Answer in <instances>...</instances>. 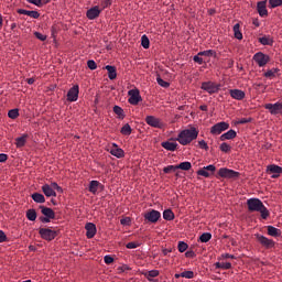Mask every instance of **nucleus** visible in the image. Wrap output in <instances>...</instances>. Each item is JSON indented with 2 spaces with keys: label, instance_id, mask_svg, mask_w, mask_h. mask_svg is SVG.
Returning <instances> with one entry per match:
<instances>
[{
  "label": "nucleus",
  "instance_id": "obj_49",
  "mask_svg": "<svg viewBox=\"0 0 282 282\" xmlns=\"http://www.w3.org/2000/svg\"><path fill=\"white\" fill-rule=\"evenodd\" d=\"M182 278L193 279V278H195V272L194 271H183Z\"/></svg>",
  "mask_w": 282,
  "mask_h": 282
},
{
  "label": "nucleus",
  "instance_id": "obj_61",
  "mask_svg": "<svg viewBox=\"0 0 282 282\" xmlns=\"http://www.w3.org/2000/svg\"><path fill=\"white\" fill-rule=\"evenodd\" d=\"M26 2H30L33 6L39 7V8L43 6L42 0H26Z\"/></svg>",
  "mask_w": 282,
  "mask_h": 282
},
{
  "label": "nucleus",
  "instance_id": "obj_33",
  "mask_svg": "<svg viewBox=\"0 0 282 282\" xmlns=\"http://www.w3.org/2000/svg\"><path fill=\"white\" fill-rule=\"evenodd\" d=\"M112 111L115 115L118 116L119 119H124V110L122 108H120L118 105H115V107L112 108Z\"/></svg>",
  "mask_w": 282,
  "mask_h": 282
},
{
  "label": "nucleus",
  "instance_id": "obj_35",
  "mask_svg": "<svg viewBox=\"0 0 282 282\" xmlns=\"http://www.w3.org/2000/svg\"><path fill=\"white\" fill-rule=\"evenodd\" d=\"M133 129L131 128V126L129 123L124 124L121 129H120V133L122 135H130L132 134Z\"/></svg>",
  "mask_w": 282,
  "mask_h": 282
},
{
  "label": "nucleus",
  "instance_id": "obj_62",
  "mask_svg": "<svg viewBox=\"0 0 282 282\" xmlns=\"http://www.w3.org/2000/svg\"><path fill=\"white\" fill-rule=\"evenodd\" d=\"M250 122H251L250 118H242L237 121V124H246V123H250Z\"/></svg>",
  "mask_w": 282,
  "mask_h": 282
},
{
  "label": "nucleus",
  "instance_id": "obj_50",
  "mask_svg": "<svg viewBox=\"0 0 282 282\" xmlns=\"http://www.w3.org/2000/svg\"><path fill=\"white\" fill-rule=\"evenodd\" d=\"M113 261H115V259H113L112 256H110V254H106V256L104 257V263L107 264V265L112 264Z\"/></svg>",
  "mask_w": 282,
  "mask_h": 282
},
{
  "label": "nucleus",
  "instance_id": "obj_64",
  "mask_svg": "<svg viewBox=\"0 0 282 282\" xmlns=\"http://www.w3.org/2000/svg\"><path fill=\"white\" fill-rule=\"evenodd\" d=\"M8 240L7 235L0 229V242H6Z\"/></svg>",
  "mask_w": 282,
  "mask_h": 282
},
{
  "label": "nucleus",
  "instance_id": "obj_6",
  "mask_svg": "<svg viewBox=\"0 0 282 282\" xmlns=\"http://www.w3.org/2000/svg\"><path fill=\"white\" fill-rule=\"evenodd\" d=\"M200 88L209 95H215L219 93L220 85L215 84L213 82H204Z\"/></svg>",
  "mask_w": 282,
  "mask_h": 282
},
{
  "label": "nucleus",
  "instance_id": "obj_38",
  "mask_svg": "<svg viewBox=\"0 0 282 282\" xmlns=\"http://www.w3.org/2000/svg\"><path fill=\"white\" fill-rule=\"evenodd\" d=\"M177 170H183V171H189L192 169V163L191 162H182L176 165Z\"/></svg>",
  "mask_w": 282,
  "mask_h": 282
},
{
  "label": "nucleus",
  "instance_id": "obj_36",
  "mask_svg": "<svg viewBox=\"0 0 282 282\" xmlns=\"http://www.w3.org/2000/svg\"><path fill=\"white\" fill-rule=\"evenodd\" d=\"M37 218V214L35 209H28L26 210V219L30 221H35Z\"/></svg>",
  "mask_w": 282,
  "mask_h": 282
},
{
  "label": "nucleus",
  "instance_id": "obj_52",
  "mask_svg": "<svg viewBox=\"0 0 282 282\" xmlns=\"http://www.w3.org/2000/svg\"><path fill=\"white\" fill-rule=\"evenodd\" d=\"M176 170H177V165H167L164 167L163 172L171 173V172H175Z\"/></svg>",
  "mask_w": 282,
  "mask_h": 282
},
{
  "label": "nucleus",
  "instance_id": "obj_16",
  "mask_svg": "<svg viewBox=\"0 0 282 282\" xmlns=\"http://www.w3.org/2000/svg\"><path fill=\"white\" fill-rule=\"evenodd\" d=\"M85 229H86V237L88 238V239H93L94 237H95V235H96V232H97V227H96V225L95 224H91V223H88V224H86V226H85Z\"/></svg>",
  "mask_w": 282,
  "mask_h": 282
},
{
  "label": "nucleus",
  "instance_id": "obj_42",
  "mask_svg": "<svg viewBox=\"0 0 282 282\" xmlns=\"http://www.w3.org/2000/svg\"><path fill=\"white\" fill-rule=\"evenodd\" d=\"M282 6V0H269V8L274 9Z\"/></svg>",
  "mask_w": 282,
  "mask_h": 282
},
{
  "label": "nucleus",
  "instance_id": "obj_2",
  "mask_svg": "<svg viewBox=\"0 0 282 282\" xmlns=\"http://www.w3.org/2000/svg\"><path fill=\"white\" fill-rule=\"evenodd\" d=\"M247 206L250 213H260L261 218L264 220L270 216V212L259 198H249L247 200Z\"/></svg>",
  "mask_w": 282,
  "mask_h": 282
},
{
  "label": "nucleus",
  "instance_id": "obj_3",
  "mask_svg": "<svg viewBox=\"0 0 282 282\" xmlns=\"http://www.w3.org/2000/svg\"><path fill=\"white\" fill-rule=\"evenodd\" d=\"M218 176L221 178L238 180L240 177V172L229 170L228 167H220Z\"/></svg>",
  "mask_w": 282,
  "mask_h": 282
},
{
  "label": "nucleus",
  "instance_id": "obj_26",
  "mask_svg": "<svg viewBox=\"0 0 282 282\" xmlns=\"http://www.w3.org/2000/svg\"><path fill=\"white\" fill-rule=\"evenodd\" d=\"M237 137V133L234 129L228 130L226 133L220 135V141L234 140Z\"/></svg>",
  "mask_w": 282,
  "mask_h": 282
},
{
  "label": "nucleus",
  "instance_id": "obj_7",
  "mask_svg": "<svg viewBox=\"0 0 282 282\" xmlns=\"http://www.w3.org/2000/svg\"><path fill=\"white\" fill-rule=\"evenodd\" d=\"M128 102L132 106H137L141 102L142 98L140 96V90L138 89H131L128 91Z\"/></svg>",
  "mask_w": 282,
  "mask_h": 282
},
{
  "label": "nucleus",
  "instance_id": "obj_11",
  "mask_svg": "<svg viewBox=\"0 0 282 282\" xmlns=\"http://www.w3.org/2000/svg\"><path fill=\"white\" fill-rule=\"evenodd\" d=\"M145 123L152 128L162 129L164 127V122L160 118H156L154 116L145 117Z\"/></svg>",
  "mask_w": 282,
  "mask_h": 282
},
{
  "label": "nucleus",
  "instance_id": "obj_30",
  "mask_svg": "<svg viewBox=\"0 0 282 282\" xmlns=\"http://www.w3.org/2000/svg\"><path fill=\"white\" fill-rule=\"evenodd\" d=\"M143 274L149 282H153V278L159 276L160 272L158 270H152V271L144 272Z\"/></svg>",
  "mask_w": 282,
  "mask_h": 282
},
{
  "label": "nucleus",
  "instance_id": "obj_20",
  "mask_svg": "<svg viewBox=\"0 0 282 282\" xmlns=\"http://www.w3.org/2000/svg\"><path fill=\"white\" fill-rule=\"evenodd\" d=\"M257 10L261 18L268 17L267 1H260L257 3Z\"/></svg>",
  "mask_w": 282,
  "mask_h": 282
},
{
  "label": "nucleus",
  "instance_id": "obj_46",
  "mask_svg": "<svg viewBox=\"0 0 282 282\" xmlns=\"http://www.w3.org/2000/svg\"><path fill=\"white\" fill-rule=\"evenodd\" d=\"M156 82H158L160 87H163V88H169L170 87V83L164 82L161 76H158Z\"/></svg>",
  "mask_w": 282,
  "mask_h": 282
},
{
  "label": "nucleus",
  "instance_id": "obj_57",
  "mask_svg": "<svg viewBox=\"0 0 282 282\" xmlns=\"http://www.w3.org/2000/svg\"><path fill=\"white\" fill-rule=\"evenodd\" d=\"M87 65L90 70L97 69V64L94 62V59H88Z\"/></svg>",
  "mask_w": 282,
  "mask_h": 282
},
{
  "label": "nucleus",
  "instance_id": "obj_58",
  "mask_svg": "<svg viewBox=\"0 0 282 282\" xmlns=\"http://www.w3.org/2000/svg\"><path fill=\"white\" fill-rule=\"evenodd\" d=\"M127 249H137L140 247V243L139 242H128L126 245Z\"/></svg>",
  "mask_w": 282,
  "mask_h": 282
},
{
  "label": "nucleus",
  "instance_id": "obj_37",
  "mask_svg": "<svg viewBox=\"0 0 282 282\" xmlns=\"http://www.w3.org/2000/svg\"><path fill=\"white\" fill-rule=\"evenodd\" d=\"M215 268L223 269V270H229L232 268V264L230 262H216Z\"/></svg>",
  "mask_w": 282,
  "mask_h": 282
},
{
  "label": "nucleus",
  "instance_id": "obj_23",
  "mask_svg": "<svg viewBox=\"0 0 282 282\" xmlns=\"http://www.w3.org/2000/svg\"><path fill=\"white\" fill-rule=\"evenodd\" d=\"M18 14L26 15V17H30L33 19H39V17H40L39 11H29V10H23V9H19Z\"/></svg>",
  "mask_w": 282,
  "mask_h": 282
},
{
  "label": "nucleus",
  "instance_id": "obj_25",
  "mask_svg": "<svg viewBox=\"0 0 282 282\" xmlns=\"http://www.w3.org/2000/svg\"><path fill=\"white\" fill-rule=\"evenodd\" d=\"M29 134H22L15 139V145L18 149H22L28 142Z\"/></svg>",
  "mask_w": 282,
  "mask_h": 282
},
{
  "label": "nucleus",
  "instance_id": "obj_44",
  "mask_svg": "<svg viewBox=\"0 0 282 282\" xmlns=\"http://www.w3.org/2000/svg\"><path fill=\"white\" fill-rule=\"evenodd\" d=\"M212 239V234L205 232L199 237L200 242H208Z\"/></svg>",
  "mask_w": 282,
  "mask_h": 282
},
{
  "label": "nucleus",
  "instance_id": "obj_29",
  "mask_svg": "<svg viewBox=\"0 0 282 282\" xmlns=\"http://www.w3.org/2000/svg\"><path fill=\"white\" fill-rule=\"evenodd\" d=\"M31 197L36 204H44L46 202V198L42 193H33Z\"/></svg>",
  "mask_w": 282,
  "mask_h": 282
},
{
  "label": "nucleus",
  "instance_id": "obj_53",
  "mask_svg": "<svg viewBox=\"0 0 282 282\" xmlns=\"http://www.w3.org/2000/svg\"><path fill=\"white\" fill-rule=\"evenodd\" d=\"M202 56H204V55H199V53H198L197 55H195V56L193 57V61H194L195 63H197L198 65H202V64H204V58H203Z\"/></svg>",
  "mask_w": 282,
  "mask_h": 282
},
{
  "label": "nucleus",
  "instance_id": "obj_56",
  "mask_svg": "<svg viewBox=\"0 0 282 282\" xmlns=\"http://www.w3.org/2000/svg\"><path fill=\"white\" fill-rule=\"evenodd\" d=\"M198 145H199V149H202V150H205V151L209 150V147H208V144L206 143L205 140H199Z\"/></svg>",
  "mask_w": 282,
  "mask_h": 282
},
{
  "label": "nucleus",
  "instance_id": "obj_55",
  "mask_svg": "<svg viewBox=\"0 0 282 282\" xmlns=\"http://www.w3.org/2000/svg\"><path fill=\"white\" fill-rule=\"evenodd\" d=\"M100 6L102 11L111 6V0H101Z\"/></svg>",
  "mask_w": 282,
  "mask_h": 282
},
{
  "label": "nucleus",
  "instance_id": "obj_14",
  "mask_svg": "<svg viewBox=\"0 0 282 282\" xmlns=\"http://www.w3.org/2000/svg\"><path fill=\"white\" fill-rule=\"evenodd\" d=\"M257 239L260 245L262 247H265L267 249L273 248L275 246V242L273 240H270V238H267L265 236L257 235Z\"/></svg>",
  "mask_w": 282,
  "mask_h": 282
},
{
  "label": "nucleus",
  "instance_id": "obj_9",
  "mask_svg": "<svg viewBox=\"0 0 282 282\" xmlns=\"http://www.w3.org/2000/svg\"><path fill=\"white\" fill-rule=\"evenodd\" d=\"M253 61L259 65L260 68H262L265 67V65L270 62V56L259 52L253 55Z\"/></svg>",
  "mask_w": 282,
  "mask_h": 282
},
{
  "label": "nucleus",
  "instance_id": "obj_4",
  "mask_svg": "<svg viewBox=\"0 0 282 282\" xmlns=\"http://www.w3.org/2000/svg\"><path fill=\"white\" fill-rule=\"evenodd\" d=\"M39 234L41 235V238L46 240V241L54 240L58 235V232L55 231V229H52V228H40Z\"/></svg>",
  "mask_w": 282,
  "mask_h": 282
},
{
  "label": "nucleus",
  "instance_id": "obj_27",
  "mask_svg": "<svg viewBox=\"0 0 282 282\" xmlns=\"http://www.w3.org/2000/svg\"><path fill=\"white\" fill-rule=\"evenodd\" d=\"M116 148L115 149H111L110 150V153L115 156V158H117V159H122V158H124V150L123 149H121V148H118V145L117 144H113Z\"/></svg>",
  "mask_w": 282,
  "mask_h": 282
},
{
  "label": "nucleus",
  "instance_id": "obj_41",
  "mask_svg": "<svg viewBox=\"0 0 282 282\" xmlns=\"http://www.w3.org/2000/svg\"><path fill=\"white\" fill-rule=\"evenodd\" d=\"M198 55L210 57V56L216 55V51H214V50L199 51Z\"/></svg>",
  "mask_w": 282,
  "mask_h": 282
},
{
  "label": "nucleus",
  "instance_id": "obj_34",
  "mask_svg": "<svg viewBox=\"0 0 282 282\" xmlns=\"http://www.w3.org/2000/svg\"><path fill=\"white\" fill-rule=\"evenodd\" d=\"M234 34H235V37L238 40V41H241L242 40V33H241V30H240V23H236L235 26H234Z\"/></svg>",
  "mask_w": 282,
  "mask_h": 282
},
{
  "label": "nucleus",
  "instance_id": "obj_22",
  "mask_svg": "<svg viewBox=\"0 0 282 282\" xmlns=\"http://www.w3.org/2000/svg\"><path fill=\"white\" fill-rule=\"evenodd\" d=\"M105 69L108 72V78L110 80H113L118 77V73H117V67L116 66H111V65H107L105 66Z\"/></svg>",
  "mask_w": 282,
  "mask_h": 282
},
{
  "label": "nucleus",
  "instance_id": "obj_32",
  "mask_svg": "<svg viewBox=\"0 0 282 282\" xmlns=\"http://www.w3.org/2000/svg\"><path fill=\"white\" fill-rule=\"evenodd\" d=\"M163 219L167 221H172L175 219V215L173 214L172 209H165L163 212Z\"/></svg>",
  "mask_w": 282,
  "mask_h": 282
},
{
  "label": "nucleus",
  "instance_id": "obj_39",
  "mask_svg": "<svg viewBox=\"0 0 282 282\" xmlns=\"http://www.w3.org/2000/svg\"><path fill=\"white\" fill-rule=\"evenodd\" d=\"M279 72H280L279 68H271L270 70L264 73V77L272 79V78L276 77V73H279Z\"/></svg>",
  "mask_w": 282,
  "mask_h": 282
},
{
  "label": "nucleus",
  "instance_id": "obj_28",
  "mask_svg": "<svg viewBox=\"0 0 282 282\" xmlns=\"http://www.w3.org/2000/svg\"><path fill=\"white\" fill-rule=\"evenodd\" d=\"M268 234L270 237L279 238L281 237V229L273 226H268Z\"/></svg>",
  "mask_w": 282,
  "mask_h": 282
},
{
  "label": "nucleus",
  "instance_id": "obj_54",
  "mask_svg": "<svg viewBox=\"0 0 282 282\" xmlns=\"http://www.w3.org/2000/svg\"><path fill=\"white\" fill-rule=\"evenodd\" d=\"M34 36H35L36 39H39V41H41V42L47 41V36H46V35H43V33L34 32Z\"/></svg>",
  "mask_w": 282,
  "mask_h": 282
},
{
  "label": "nucleus",
  "instance_id": "obj_8",
  "mask_svg": "<svg viewBox=\"0 0 282 282\" xmlns=\"http://www.w3.org/2000/svg\"><path fill=\"white\" fill-rule=\"evenodd\" d=\"M229 127L230 126L226 121L217 122L216 124H214V127H212L210 133L214 134V135H219L224 131L228 130Z\"/></svg>",
  "mask_w": 282,
  "mask_h": 282
},
{
  "label": "nucleus",
  "instance_id": "obj_5",
  "mask_svg": "<svg viewBox=\"0 0 282 282\" xmlns=\"http://www.w3.org/2000/svg\"><path fill=\"white\" fill-rule=\"evenodd\" d=\"M161 212L156 209H150L143 215L144 220L151 224H156L161 219Z\"/></svg>",
  "mask_w": 282,
  "mask_h": 282
},
{
  "label": "nucleus",
  "instance_id": "obj_48",
  "mask_svg": "<svg viewBox=\"0 0 282 282\" xmlns=\"http://www.w3.org/2000/svg\"><path fill=\"white\" fill-rule=\"evenodd\" d=\"M197 175L203 177H210V173L205 170V166L198 170Z\"/></svg>",
  "mask_w": 282,
  "mask_h": 282
},
{
  "label": "nucleus",
  "instance_id": "obj_60",
  "mask_svg": "<svg viewBox=\"0 0 282 282\" xmlns=\"http://www.w3.org/2000/svg\"><path fill=\"white\" fill-rule=\"evenodd\" d=\"M120 224L123 226H128L131 224V218L130 217H124L120 219Z\"/></svg>",
  "mask_w": 282,
  "mask_h": 282
},
{
  "label": "nucleus",
  "instance_id": "obj_21",
  "mask_svg": "<svg viewBox=\"0 0 282 282\" xmlns=\"http://www.w3.org/2000/svg\"><path fill=\"white\" fill-rule=\"evenodd\" d=\"M99 187H104V185L98 181H91L88 185L89 193L96 195L98 193Z\"/></svg>",
  "mask_w": 282,
  "mask_h": 282
},
{
  "label": "nucleus",
  "instance_id": "obj_40",
  "mask_svg": "<svg viewBox=\"0 0 282 282\" xmlns=\"http://www.w3.org/2000/svg\"><path fill=\"white\" fill-rule=\"evenodd\" d=\"M141 45L143 46V50H149L150 47V40L147 35H143L141 37Z\"/></svg>",
  "mask_w": 282,
  "mask_h": 282
},
{
  "label": "nucleus",
  "instance_id": "obj_31",
  "mask_svg": "<svg viewBox=\"0 0 282 282\" xmlns=\"http://www.w3.org/2000/svg\"><path fill=\"white\" fill-rule=\"evenodd\" d=\"M259 43L262 45L273 46L274 41L271 36H263L259 39Z\"/></svg>",
  "mask_w": 282,
  "mask_h": 282
},
{
  "label": "nucleus",
  "instance_id": "obj_17",
  "mask_svg": "<svg viewBox=\"0 0 282 282\" xmlns=\"http://www.w3.org/2000/svg\"><path fill=\"white\" fill-rule=\"evenodd\" d=\"M162 148L167 150V151H171V152H174L178 149V144L176 143V141H162L161 143Z\"/></svg>",
  "mask_w": 282,
  "mask_h": 282
},
{
  "label": "nucleus",
  "instance_id": "obj_1",
  "mask_svg": "<svg viewBox=\"0 0 282 282\" xmlns=\"http://www.w3.org/2000/svg\"><path fill=\"white\" fill-rule=\"evenodd\" d=\"M198 134V129H196L195 127H189L188 129L182 130L175 138V140L182 145H188L197 139Z\"/></svg>",
  "mask_w": 282,
  "mask_h": 282
},
{
  "label": "nucleus",
  "instance_id": "obj_59",
  "mask_svg": "<svg viewBox=\"0 0 282 282\" xmlns=\"http://www.w3.org/2000/svg\"><path fill=\"white\" fill-rule=\"evenodd\" d=\"M130 268L128 267V264H123L122 267L118 268V273L121 274V273L128 272Z\"/></svg>",
  "mask_w": 282,
  "mask_h": 282
},
{
  "label": "nucleus",
  "instance_id": "obj_45",
  "mask_svg": "<svg viewBox=\"0 0 282 282\" xmlns=\"http://www.w3.org/2000/svg\"><path fill=\"white\" fill-rule=\"evenodd\" d=\"M177 249L180 252H185L188 249V245L184 241H180L177 245Z\"/></svg>",
  "mask_w": 282,
  "mask_h": 282
},
{
  "label": "nucleus",
  "instance_id": "obj_18",
  "mask_svg": "<svg viewBox=\"0 0 282 282\" xmlns=\"http://www.w3.org/2000/svg\"><path fill=\"white\" fill-rule=\"evenodd\" d=\"M229 95L232 99L242 100L246 98V93L239 89H230Z\"/></svg>",
  "mask_w": 282,
  "mask_h": 282
},
{
  "label": "nucleus",
  "instance_id": "obj_15",
  "mask_svg": "<svg viewBox=\"0 0 282 282\" xmlns=\"http://www.w3.org/2000/svg\"><path fill=\"white\" fill-rule=\"evenodd\" d=\"M102 10H100L99 6H95V7H91L88 11H87V18L88 20H95L97 18L100 17Z\"/></svg>",
  "mask_w": 282,
  "mask_h": 282
},
{
  "label": "nucleus",
  "instance_id": "obj_13",
  "mask_svg": "<svg viewBox=\"0 0 282 282\" xmlns=\"http://www.w3.org/2000/svg\"><path fill=\"white\" fill-rule=\"evenodd\" d=\"M78 95H79V86L74 85L73 88H70L67 91V100L68 102H76L78 100Z\"/></svg>",
  "mask_w": 282,
  "mask_h": 282
},
{
  "label": "nucleus",
  "instance_id": "obj_51",
  "mask_svg": "<svg viewBox=\"0 0 282 282\" xmlns=\"http://www.w3.org/2000/svg\"><path fill=\"white\" fill-rule=\"evenodd\" d=\"M8 116L11 118V119H17L19 117V109H11L8 113Z\"/></svg>",
  "mask_w": 282,
  "mask_h": 282
},
{
  "label": "nucleus",
  "instance_id": "obj_43",
  "mask_svg": "<svg viewBox=\"0 0 282 282\" xmlns=\"http://www.w3.org/2000/svg\"><path fill=\"white\" fill-rule=\"evenodd\" d=\"M219 149H220L221 152L228 153V152L231 151V145L224 142V143L220 144Z\"/></svg>",
  "mask_w": 282,
  "mask_h": 282
},
{
  "label": "nucleus",
  "instance_id": "obj_24",
  "mask_svg": "<svg viewBox=\"0 0 282 282\" xmlns=\"http://www.w3.org/2000/svg\"><path fill=\"white\" fill-rule=\"evenodd\" d=\"M40 208L42 210V215L48 217V219H55V212L52 208L45 206H40Z\"/></svg>",
  "mask_w": 282,
  "mask_h": 282
},
{
  "label": "nucleus",
  "instance_id": "obj_63",
  "mask_svg": "<svg viewBox=\"0 0 282 282\" xmlns=\"http://www.w3.org/2000/svg\"><path fill=\"white\" fill-rule=\"evenodd\" d=\"M205 170L209 173H214L216 171V166L213 164L206 165Z\"/></svg>",
  "mask_w": 282,
  "mask_h": 282
},
{
  "label": "nucleus",
  "instance_id": "obj_47",
  "mask_svg": "<svg viewBox=\"0 0 282 282\" xmlns=\"http://www.w3.org/2000/svg\"><path fill=\"white\" fill-rule=\"evenodd\" d=\"M50 186L53 191L56 189L57 193L63 194V187H61V185H58L56 182H52Z\"/></svg>",
  "mask_w": 282,
  "mask_h": 282
},
{
  "label": "nucleus",
  "instance_id": "obj_10",
  "mask_svg": "<svg viewBox=\"0 0 282 282\" xmlns=\"http://www.w3.org/2000/svg\"><path fill=\"white\" fill-rule=\"evenodd\" d=\"M264 108L269 110L270 115L276 116L282 113V102L278 101L275 104H265Z\"/></svg>",
  "mask_w": 282,
  "mask_h": 282
},
{
  "label": "nucleus",
  "instance_id": "obj_12",
  "mask_svg": "<svg viewBox=\"0 0 282 282\" xmlns=\"http://www.w3.org/2000/svg\"><path fill=\"white\" fill-rule=\"evenodd\" d=\"M267 172L269 173V175H271L272 178H278L281 176L282 166L276 164H270L268 165Z\"/></svg>",
  "mask_w": 282,
  "mask_h": 282
},
{
  "label": "nucleus",
  "instance_id": "obj_19",
  "mask_svg": "<svg viewBox=\"0 0 282 282\" xmlns=\"http://www.w3.org/2000/svg\"><path fill=\"white\" fill-rule=\"evenodd\" d=\"M42 193L46 196V197H56L57 194L55 191H53L51 184H44L42 185Z\"/></svg>",
  "mask_w": 282,
  "mask_h": 282
}]
</instances>
